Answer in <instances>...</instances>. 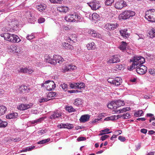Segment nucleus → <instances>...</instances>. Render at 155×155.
Wrapping results in <instances>:
<instances>
[{
    "mask_svg": "<svg viewBox=\"0 0 155 155\" xmlns=\"http://www.w3.org/2000/svg\"><path fill=\"white\" fill-rule=\"evenodd\" d=\"M89 33L94 37L100 38L101 36L99 34L97 33L96 31L92 29Z\"/></svg>",
    "mask_w": 155,
    "mask_h": 155,
    "instance_id": "aec40b11",
    "label": "nucleus"
},
{
    "mask_svg": "<svg viewBox=\"0 0 155 155\" xmlns=\"http://www.w3.org/2000/svg\"><path fill=\"white\" fill-rule=\"evenodd\" d=\"M56 95V93L55 92H50L48 93V96L49 97H55Z\"/></svg>",
    "mask_w": 155,
    "mask_h": 155,
    "instance_id": "c03bdc74",
    "label": "nucleus"
},
{
    "mask_svg": "<svg viewBox=\"0 0 155 155\" xmlns=\"http://www.w3.org/2000/svg\"><path fill=\"white\" fill-rule=\"evenodd\" d=\"M149 34L150 38H153L155 37V29L152 28L149 31Z\"/></svg>",
    "mask_w": 155,
    "mask_h": 155,
    "instance_id": "cd10ccee",
    "label": "nucleus"
},
{
    "mask_svg": "<svg viewBox=\"0 0 155 155\" xmlns=\"http://www.w3.org/2000/svg\"><path fill=\"white\" fill-rule=\"evenodd\" d=\"M33 106L31 103L29 104H22L17 107V109L19 110H24L31 107Z\"/></svg>",
    "mask_w": 155,
    "mask_h": 155,
    "instance_id": "f8f14e48",
    "label": "nucleus"
},
{
    "mask_svg": "<svg viewBox=\"0 0 155 155\" xmlns=\"http://www.w3.org/2000/svg\"><path fill=\"white\" fill-rule=\"evenodd\" d=\"M124 105V101L121 100H118L115 101H112L108 104L107 107L110 109H116L117 107Z\"/></svg>",
    "mask_w": 155,
    "mask_h": 155,
    "instance_id": "423d86ee",
    "label": "nucleus"
},
{
    "mask_svg": "<svg viewBox=\"0 0 155 155\" xmlns=\"http://www.w3.org/2000/svg\"><path fill=\"white\" fill-rule=\"evenodd\" d=\"M114 2V0H106L105 4L106 6L111 5Z\"/></svg>",
    "mask_w": 155,
    "mask_h": 155,
    "instance_id": "e433bc0d",
    "label": "nucleus"
},
{
    "mask_svg": "<svg viewBox=\"0 0 155 155\" xmlns=\"http://www.w3.org/2000/svg\"><path fill=\"white\" fill-rule=\"evenodd\" d=\"M81 17L80 15L76 12L66 16L64 17V19L68 22H75L81 19Z\"/></svg>",
    "mask_w": 155,
    "mask_h": 155,
    "instance_id": "20e7f679",
    "label": "nucleus"
},
{
    "mask_svg": "<svg viewBox=\"0 0 155 155\" xmlns=\"http://www.w3.org/2000/svg\"><path fill=\"white\" fill-rule=\"evenodd\" d=\"M143 112L142 110H139L134 113V115L135 117H139L143 115Z\"/></svg>",
    "mask_w": 155,
    "mask_h": 155,
    "instance_id": "2f4dec72",
    "label": "nucleus"
},
{
    "mask_svg": "<svg viewBox=\"0 0 155 155\" xmlns=\"http://www.w3.org/2000/svg\"><path fill=\"white\" fill-rule=\"evenodd\" d=\"M92 20H95L99 17V15L96 13H93L91 15Z\"/></svg>",
    "mask_w": 155,
    "mask_h": 155,
    "instance_id": "4c0bfd02",
    "label": "nucleus"
},
{
    "mask_svg": "<svg viewBox=\"0 0 155 155\" xmlns=\"http://www.w3.org/2000/svg\"><path fill=\"white\" fill-rule=\"evenodd\" d=\"M34 71L32 68H30L29 67L27 68V73L29 74H31Z\"/></svg>",
    "mask_w": 155,
    "mask_h": 155,
    "instance_id": "680f3d73",
    "label": "nucleus"
},
{
    "mask_svg": "<svg viewBox=\"0 0 155 155\" xmlns=\"http://www.w3.org/2000/svg\"><path fill=\"white\" fill-rule=\"evenodd\" d=\"M87 47L88 50L94 49L95 48L94 43V42H91L88 43L87 45Z\"/></svg>",
    "mask_w": 155,
    "mask_h": 155,
    "instance_id": "a878e982",
    "label": "nucleus"
},
{
    "mask_svg": "<svg viewBox=\"0 0 155 155\" xmlns=\"http://www.w3.org/2000/svg\"><path fill=\"white\" fill-rule=\"evenodd\" d=\"M22 49H21L19 46H17V48H16V51H15V52L20 54V53H21V52L22 51Z\"/></svg>",
    "mask_w": 155,
    "mask_h": 155,
    "instance_id": "3c124183",
    "label": "nucleus"
},
{
    "mask_svg": "<svg viewBox=\"0 0 155 155\" xmlns=\"http://www.w3.org/2000/svg\"><path fill=\"white\" fill-rule=\"evenodd\" d=\"M70 87L72 89H78V83H72L70 84Z\"/></svg>",
    "mask_w": 155,
    "mask_h": 155,
    "instance_id": "f704fd0d",
    "label": "nucleus"
},
{
    "mask_svg": "<svg viewBox=\"0 0 155 155\" xmlns=\"http://www.w3.org/2000/svg\"><path fill=\"white\" fill-rule=\"evenodd\" d=\"M135 14L134 12L131 10H126L123 12L119 16L120 19L126 20L132 17Z\"/></svg>",
    "mask_w": 155,
    "mask_h": 155,
    "instance_id": "7ed1b4c3",
    "label": "nucleus"
},
{
    "mask_svg": "<svg viewBox=\"0 0 155 155\" xmlns=\"http://www.w3.org/2000/svg\"><path fill=\"white\" fill-rule=\"evenodd\" d=\"M65 125H66L65 126V128L68 129H71L73 127V125L72 124L66 123L65 124Z\"/></svg>",
    "mask_w": 155,
    "mask_h": 155,
    "instance_id": "de8ad7c7",
    "label": "nucleus"
},
{
    "mask_svg": "<svg viewBox=\"0 0 155 155\" xmlns=\"http://www.w3.org/2000/svg\"><path fill=\"white\" fill-rule=\"evenodd\" d=\"M90 116L88 114L82 115L79 120L81 122H84L87 121L89 119Z\"/></svg>",
    "mask_w": 155,
    "mask_h": 155,
    "instance_id": "a211bd4d",
    "label": "nucleus"
},
{
    "mask_svg": "<svg viewBox=\"0 0 155 155\" xmlns=\"http://www.w3.org/2000/svg\"><path fill=\"white\" fill-rule=\"evenodd\" d=\"M66 109L69 112H74L76 111L71 106L66 107Z\"/></svg>",
    "mask_w": 155,
    "mask_h": 155,
    "instance_id": "72a5a7b5",
    "label": "nucleus"
},
{
    "mask_svg": "<svg viewBox=\"0 0 155 155\" xmlns=\"http://www.w3.org/2000/svg\"><path fill=\"white\" fill-rule=\"evenodd\" d=\"M136 71L137 73L140 74H145L147 70V67L144 65H141L136 68Z\"/></svg>",
    "mask_w": 155,
    "mask_h": 155,
    "instance_id": "1a4fd4ad",
    "label": "nucleus"
},
{
    "mask_svg": "<svg viewBox=\"0 0 155 155\" xmlns=\"http://www.w3.org/2000/svg\"><path fill=\"white\" fill-rule=\"evenodd\" d=\"M50 141V139L48 138L47 139H45L44 140H41L39 142H38L37 143L38 144H44L47 142H48Z\"/></svg>",
    "mask_w": 155,
    "mask_h": 155,
    "instance_id": "ea45409f",
    "label": "nucleus"
},
{
    "mask_svg": "<svg viewBox=\"0 0 155 155\" xmlns=\"http://www.w3.org/2000/svg\"><path fill=\"white\" fill-rule=\"evenodd\" d=\"M18 116V113H13L6 115V117L7 119H11L16 118Z\"/></svg>",
    "mask_w": 155,
    "mask_h": 155,
    "instance_id": "412c9836",
    "label": "nucleus"
},
{
    "mask_svg": "<svg viewBox=\"0 0 155 155\" xmlns=\"http://www.w3.org/2000/svg\"><path fill=\"white\" fill-rule=\"evenodd\" d=\"M103 29L107 31H111L110 23H107L103 27Z\"/></svg>",
    "mask_w": 155,
    "mask_h": 155,
    "instance_id": "c756f323",
    "label": "nucleus"
},
{
    "mask_svg": "<svg viewBox=\"0 0 155 155\" xmlns=\"http://www.w3.org/2000/svg\"><path fill=\"white\" fill-rule=\"evenodd\" d=\"M113 82V84L115 86H118L122 82V80L121 78L117 77L115 80H113L112 81V82Z\"/></svg>",
    "mask_w": 155,
    "mask_h": 155,
    "instance_id": "f3484780",
    "label": "nucleus"
},
{
    "mask_svg": "<svg viewBox=\"0 0 155 155\" xmlns=\"http://www.w3.org/2000/svg\"><path fill=\"white\" fill-rule=\"evenodd\" d=\"M130 61L133 63L128 69L131 71L142 64L145 62V59L143 57L141 56H134V58L130 59Z\"/></svg>",
    "mask_w": 155,
    "mask_h": 155,
    "instance_id": "f257e3e1",
    "label": "nucleus"
},
{
    "mask_svg": "<svg viewBox=\"0 0 155 155\" xmlns=\"http://www.w3.org/2000/svg\"><path fill=\"white\" fill-rule=\"evenodd\" d=\"M127 6L126 2L123 0L117 2L115 5V7L117 9H121Z\"/></svg>",
    "mask_w": 155,
    "mask_h": 155,
    "instance_id": "9b49d317",
    "label": "nucleus"
},
{
    "mask_svg": "<svg viewBox=\"0 0 155 155\" xmlns=\"http://www.w3.org/2000/svg\"><path fill=\"white\" fill-rule=\"evenodd\" d=\"M60 86L61 87L63 90L65 91H66L68 89V86L66 84L64 83L61 84Z\"/></svg>",
    "mask_w": 155,
    "mask_h": 155,
    "instance_id": "a19ab883",
    "label": "nucleus"
},
{
    "mask_svg": "<svg viewBox=\"0 0 155 155\" xmlns=\"http://www.w3.org/2000/svg\"><path fill=\"white\" fill-rule=\"evenodd\" d=\"M109 130V129L108 128H106V129L101 130V132H107V134H109L110 133H111V132H108Z\"/></svg>",
    "mask_w": 155,
    "mask_h": 155,
    "instance_id": "69168bd1",
    "label": "nucleus"
},
{
    "mask_svg": "<svg viewBox=\"0 0 155 155\" xmlns=\"http://www.w3.org/2000/svg\"><path fill=\"white\" fill-rule=\"evenodd\" d=\"M44 120L43 118H40L38 119L32 120L31 121V123L32 124H36L37 123L40 122L41 120Z\"/></svg>",
    "mask_w": 155,
    "mask_h": 155,
    "instance_id": "58836bf2",
    "label": "nucleus"
},
{
    "mask_svg": "<svg viewBox=\"0 0 155 155\" xmlns=\"http://www.w3.org/2000/svg\"><path fill=\"white\" fill-rule=\"evenodd\" d=\"M123 114V118L124 119H127L129 118L130 117V115L128 113H127Z\"/></svg>",
    "mask_w": 155,
    "mask_h": 155,
    "instance_id": "864d4df0",
    "label": "nucleus"
},
{
    "mask_svg": "<svg viewBox=\"0 0 155 155\" xmlns=\"http://www.w3.org/2000/svg\"><path fill=\"white\" fill-rule=\"evenodd\" d=\"M9 22L8 24L9 27L3 28L2 29L3 31H10L12 28L15 27V25L16 26L18 24L17 21H16L15 20H12V21H9Z\"/></svg>",
    "mask_w": 155,
    "mask_h": 155,
    "instance_id": "9d476101",
    "label": "nucleus"
},
{
    "mask_svg": "<svg viewBox=\"0 0 155 155\" xmlns=\"http://www.w3.org/2000/svg\"><path fill=\"white\" fill-rule=\"evenodd\" d=\"M85 86V84L83 82L78 83V89H81L84 88Z\"/></svg>",
    "mask_w": 155,
    "mask_h": 155,
    "instance_id": "37998d69",
    "label": "nucleus"
},
{
    "mask_svg": "<svg viewBox=\"0 0 155 155\" xmlns=\"http://www.w3.org/2000/svg\"><path fill=\"white\" fill-rule=\"evenodd\" d=\"M147 129L143 128L141 129L140 131L143 133L146 134L147 133Z\"/></svg>",
    "mask_w": 155,
    "mask_h": 155,
    "instance_id": "338daca9",
    "label": "nucleus"
},
{
    "mask_svg": "<svg viewBox=\"0 0 155 155\" xmlns=\"http://www.w3.org/2000/svg\"><path fill=\"white\" fill-rule=\"evenodd\" d=\"M118 139L120 141H122V142H124L126 140V139L124 137H123V136H119L118 137Z\"/></svg>",
    "mask_w": 155,
    "mask_h": 155,
    "instance_id": "bf43d9fd",
    "label": "nucleus"
},
{
    "mask_svg": "<svg viewBox=\"0 0 155 155\" xmlns=\"http://www.w3.org/2000/svg\"><path fill=\"white\" fill-rule=\"evenodd\" d=\"M48 84V85L47 86L48 87V86L50 87L49 89L48 90L49 91H51L54 89L55 87V84L53 81H45V84Z\"/></svg>",
    "mask_w": 155,
    "mask_h": 155,
    "instance_id": "dca6fc26",
    "label": "nucleus"
},
{
    "mask_svg": "<svg viewBox=\"0 0 155 155\" xmlns=\"http://www.w3.org/2000/svg\"><path fill=\"white\" fill-rule=\"evenodd\" d=\"M10 33L8 32L5 33L4 34H1L0 36L2 37H4L5 40L8 41V38H9Z\"/></svg>",
    "mask_w": 155,
    "mask_h": 155,
    "instance_id": "7c9ffc66",
    "label": "nucleus"
},
{
    "mask_svg": "<svg viewBox=\"0 0 155 155\" xmlns=\"http://www.w3.org/2000/svg\"><path fill=\"white\" fill-rule=\"evenodd\" d=\"M63 46L64 48L67 49H71L73 48V47L71 45L67 43L64 42L63 43Z\"/></svg>",
    "mask_w": 155,
    "mask_h": 155,
    "instance_id": "bb28decb",
    "label": "nucleus"
},
{
    "mask_svg": "<svg viewBox=\"0 0 155 155\" xmlns=\"http://www.w3.org/2000/svg\"><path fill=\"white\" fill-rule=\"evenodd\" d=\"M116 116V120H117L119 118L122 117L123 118V114H119Z\"/></svg>",
    "mask_w": 155,
    "mask_h": 155,
    "instance_id": "774afa93",
    "label": "nucleus"
},
{
    "mask_svg": "<svg viewBox=\"0 0 155 155\" xmlns=\"http://www.w3.org/2000/svg\"><path fill=\"white\" fill-rule=\"evenodd\" d=\"M82 100H81V99L80 98H77L75 100L73 104L74 105L78 106L82 105Z\"/></svg>",
    "mask_w": 155,
    "mask_h": 155,
    "instance_id": "5701e85b",
    "label": "nucleus"
},
{
    "mask_svg": "<svg viewBox=\"0 0 155 155\" xmlns=\"http://www.w3.org/2000/svg\"><path fill=\"white\" fill-rule=\"evenodd\" d=\"M86 140V138L85 137H79L77 139V140L78 141L85 140Z\"/></svg>",
    "mask_w": 155,
    "mask_h": 155,
    "instance_id": "6e6d98bb",
    "label": "nucleus"
},
{
    "mask_svg": "<svg viewBox=\"0 0 155 155\" xmlns=\"http://www.w3.org/2000/svg\"><path fill=\"white\" fill-rule=\"evenodd\" d=\"M71 66V64H68L64 68V72H65L68 71H70V68Z\"/></svg>",
    "mask_w": 155,
    "mask_h": 155,
    "instance_id": "603ef678",
    "label": "nucleus"
},
{
    "mask_svg": "<svg viewBox=\"0 0 155 155\" xmlns=\"http://www.w3.org/2000/svg\"><path fill=\"white\" fill-rule=\"evenodd\" d=\"M45 21V19L43 18H39L38 19V22L39 23H41L44 22Z\"/></svg>",
    "mask_w": 155,
    "mask_h": 155,
    "instance_id": "13d9d810",
    "label": "nucleus"
},
{
    "mask_svg": "<svg viewBox=\"0 0 155 155\" xmlns=\"http://www.w3.org/2000/svg\"><path fill=\"white\" fill-rule=\"evenodd\" d=\"M17 70L19 72L26 73H27V68L18 67Z\"/></svg>",
    "mask_w": 155,
    "mask_h": 155,
    "instance_id": "393cba45",
    "label": "nucleus"
},
{
    "mask_svg": "<svg viewBox=\"0 0 155 155\" xmlns=\"http://www.w3.org/2000/svg\"><path fill=\"white\" fill-rule=\"evenodd\" d=\"M35 38V36L33 33H31V35H28L26 37V38L28 40L33 39Z\"/></svg>",
    "mask_w": 155,
    "mask_h": 155,
    "instance_id": "49530a36",
    "label": "nucleus"
},
{
    "mask_svg": "<svg viewBox=\"0 0 155 155\" xmlns=\"http://www.w3.org/2000/svg\"><path fill=\"white\" fill-rule=\"evenodd\" d=\"M77 36L75 34L70 35V36L68 37V38L67 39L68 41L70 43L75 42L76 41Z\"/></svg>",
    "mask_w": 155,
    "mask_h": 155,
    "instance_id": "2eb2a0df",
    "label": "nucleus"
},
{
    "mask_svg": "<svg viewBox=\"0 0 155 155\" xmlns=\"http://www.w3.org/2000/svg\"><path fill=\"white\" fill-rule=\"evenodd\" d=\"M46 5L45 4H40L37 5L36 7L37 9L39 11L41 12L45 10L46 8Z\"/></svg>",
    "mask_w": 155,
    "mask_h": 155,
    "instance_id": "4be33fe9",
    "label": "nucleus"
},
{
    "mask_svg": "<svg viewBox=\"0 0 155 155\" xmlns=\"http://www.w3.org/2000/svg\"><path fill=\"white\" fill-rule=\"evenodd\" d=\"M145 18L149 21L151 22H155V10L150 9L147 10L145 16Z\"/></svg>",
    "mask_w": 155,
    "mask_h": 155,
    "instance_id": "39448f33",
    "label": "nucleus"
},
{
    "mask_svg": "<svg viewBox=\"0 0 155 155\" xmlns=\"http://www.w3.org/2000/svg\"><path fill=\"white\" fill-rule=\"evenodd\" d=\"M61 116V114L58 111H54L52 112L50 116V118L51 119H55Z\"/></svg>",
    "mask_w": 155,
    "mask_h": 155,
    "instance_id": "4468645a",
    "label": "nucleus"
},
{
    "mask_svg": "<svg viewBox=\"0 0 155 155\" xmlns=\"http://www.w3.org/2000/svg\"><path fill=\"white\" fill-rule=\"evenodd\" d=\"M119 26V24L117 23H110V26H111L112 30L115 29L117 28Z\"/></svg>",
    "mask_w": 155,
    "mask_h": 155,
    "instance_id": "473e14b6",
    "label": "nucleus"
},
{
    "mask_svg": "<svg viewBox=\"0 0 155 155\" xmlns=\"http://www.w3.org/2000/svg\"><path fill=\"white\" fill-rule=\"evenodd\" d=\"M116 120L115 115L113 116L110 117H108L104 119L105 120L108 121L109 120Z\"/></svg>",
    "mask_w": 155,
    "mask_h": 155,
    "instance_id": "79ce46f5",
    "label": "nucleus"
},
{
    "mask_svg": "<svg viewBox=\"0 0 155 155\" xmlns=\"http://www.w3.org/2000/svg\"><path fill=\"white\" fill-rule=\"evenodd\" d=\"M119 57L120 56L119 55H114L111 57L107 61V62L108 63H114L118 62L120 61Z\"/></svg>",
    "mask_w": 155,
    "mask_h": 155,
    "instance_id": "ddd939ff",
    "label": "nucleus"
},
{
    "mask_svg": "<svg viewBox=\"0 0 155 155\" xmlns=\"http://www.w3.org/2000/svg\"><path fill=\"white\" fill-rule=\"evenodd\" d=\"M149 73L150 74L154 76L155 75V70L154 69H150L149 70Z\"/></svg>",
    "mask_w": 155,
    "mask_h": 155,
    "instance_id": "5fc2aeb1",
    "label": "nucleus"
},
{
    "mask_svg": "<svg viewBox=\"0 0 155 155\" xmlns=\"http://www.w3.org/2000/svg\"><path fill=\"white\" fill-rule=\"evenodd\" d=\"M66 125L65 124H61L59 125H58V127L60 128H65Z\"/></svg>",
    "mask_w": 155,
    "mask_h": 155,
    "instance_id": "0e129e2a",
    "label": "nucleus"
},
{
    "mask_svg": "<svg viewBox=\"0 0 155 155\" xmlns=\"http://www.w3.org/2000/svg\"><path fill=\"white\" fill-rule=\"evenodd\" d=\"M17 47V46L12 45L10 47L12 50L13 51L15 52V51H16V50Z\"/></svg>",
    "mask_w": 155,
    "mask_h": 155,
    "instance_id": "e2e57ef3",
    "label": "nucleus"
},
{
    "mask_svg": "<svg viewBox=\"0 0 155 155\" xmlns=\"http://www.w3.org/2000/svg\"><path fill=\"white\" fill-rule=\"evenodd\" d=\"M7 110V108L4 106H0V116L4 114Z\"/></svg>",
    "mask_w": 155,
    "mask_h": 155,
    "instance_id": "b1692460",
    "label": "nucleus"
},
{
    "mask_svg": "<svg viewBox=\"0 0 155 155\" xmlns=\"http://www.w3.org/2000/svg\"><path fill=\"white\" fill-rule=\"evenodd\" d=\"M87 4L93 10H96L100 7L98 2L95 0H93L92 1L87 3Z\"/></svg>",
    "mask_w": 155,
    "mask_h": 155,
    "instance_id": "6e6552de",
    "label": "nucleus"
},
{
    "mask_svg": "<svg viewBox=\"0 0 155 155\" xmlns=\"http://www.w3.org/2000/svg\"><path fill=\"white\" fill-rule=\"evenodd\" d=\"M7 122L0 120V127H5L7 125Z\"/></svg>",
    "mask_w": 155,
    "mask_h": 155,
    "instance_id": "c9c22d12",
    "label": "nucleus"
},
{
    "mask_svg": "<svg viewBox=\"0 0 155 155\" xmlns=\"http://www.w3.org/2000/svg\"><path fill=\"white\" fill-rule=\"evenodd\" d=\"M127 45V44L126 42L122 41L120 46V48L122 50H125L126 49Z\"/></svg>",
    "mask_w": 155,
    "mask_h": 155,
    "instance_id": "c85d7f7f",
    "label": "nucleus"
},
{
    "mask_svg": "<svg viewBox=\"0 0 155 155\" xmlns=\"http://www.w3.org/2000/svg\"><path fill=\"white\" fill-rule=\"evenodd\" d=\"M46 132H47V130H46L45 129H42L41 130H39L38 132V134H39V135H42L44 134H45Z\"/></svg>",
    "mask_w": 155,
    "mask_h": 155,
    "instance_id": "09e8293b",
    "label": "nucleus"
},
{
    "mask_svg": "<svg viewBox=\"0 0 155 155\" xmlns=\"http://www.w3.org/2000/svg\"><path fill=\"white\" fill-rule=\"evenodd\" d=\"M51 99H48V98H41L39 99V102L41 103L43 102L47 101L50 100Z\"/></svg>",
    "mask_w": 155,
    "mask_h": 155,
    "instance_id": "8fccbe9b",
    "label": "nucleus"
},
{
    "mask_svg": "<svg viewBox=\"0 0 155 155\" xmlns=\"http://www.w3.org/2000/svg\"><path fill=\"white\" fill-rule=\"evenodd\" d=\"M8 41L12 42L18 43L21 41V40L17 35L10 33Z\"/></svg>",
    "mask_w": 155,
    "mask_h": 155,
    "instance_id": "0eeeda50",
    "label": "nucleus"
},
{
    "mask_svg": "<svg viewBox=\"0 0 155 155\" xmlns=\"http://www.w3.org/2000/svg\"><path fill=\"white\" fill-rule=\"evenodd\" d=\"M35 147V146H29L26 147L25 149H24L23 150V152H26L28 151H31Z\"/></svg>",
    "mask_w": 155,
    "mask_h": 155,
    "instance_id": "a18cd8bd",
    "label": "nucleus"
},
{
    "mask_svg": "<svg viewBox=\"0 0 155 155\" xmlns=\"http://www.w3.org/2000/svg\"><path fill=\"white\" fill-rule=\"evenodd\" d=\"M63 61H64V59L59 55H54L53 59L51 58L49 55H46L45 57V61L51 64L55 65L57 63L61 64Z\"/></svg>",
    "mask_w": 155,
    "mask_h": 155,
    "instance_id": "f03ea898",
    "label": "nucleus"
},
{
    "mask_svg": "<svg viewBox=\"0 0 155 155\" xmlns=\"http://www.w3.org/2000/svg\"><path fill=\"white\" fill-rule=\"evenodd\" d=\"M127 30L125 29L124 30H121L120 31V32L121 35L124 38H127L129 35L127 32Z\"/></svg>",
    "mask_w": 155,
    "mask_h": 155,
    "instance_id": "6ab92c4d",
    "label": "nucleus"
},
{
    "mask_svg": "<svg viewBox=\"0 0 155 155\" xmlns=\"http://www.w3.org/2000/svg\"><path fill=\"white\" fill-rule=\"evenodd\" d=\"M109 137L108 135H104L102 136L101 137V140L102 141L104 140H106L107 138Z\"/></svg>",
    "mask_w": 155,
    "mask_h": 155,
    "instance_id": "4d7b16f0",
    "label": "nucleus"
},
{
    "mask_svg": "<svg viewBox=\"0 0 155 155\" xmlns=\"http://www.w3.org/2000/svg\"><path fill=\"white\" fill-rule=\"evenodd\" d=\"M68 92L69 93H78L79 92H81V91H78V90H68Z\"/></svg>",
    "mask_w": 155,
    "mask_h": 155,
    "instance_id": "052dcab7",
    "label": "nucleus"
}]
</instances>
